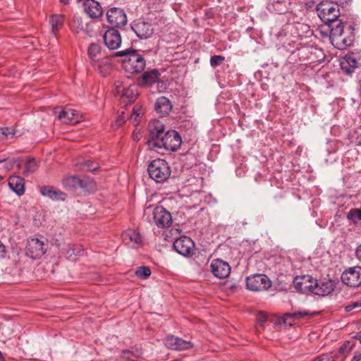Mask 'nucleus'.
Instances as JSON below:
<instances>
[{
	"instance_id": "nucleus-45",
	"label": "nucleus",
	"mask_w": 361,
	"mask_h": 361,
	"mask_svg": "<svg viewBox=\"0 0 361 361\" xmlns=\"http://www.w3.org/2000/svg\"><path fill=\"white\" fill-rule=\"evenodd\" d=\"M352 361H361V352H356L353 357Z\"/></svg>"
},
{
	"instance_id": "nucleus-9",
	"label": "nucleus",
	"mask_w": 361,
	"mask_h": 361,
	"mask_svg": "<svg viewBox=\"0 0 361 361\" xmlns=\"http://www.w3.org/2000/svg\"><path fill=\"white\" fill-rule=\"evenodd\" d=\"M121 238L125 245L132 248H138L144 243L143 236L135 229L125 231L121 235Z\"/></svg>"
},
{
	"instance_id": "nucleus-18",
	"label": "nucleus",
	"mask_w": 361,
	"mask_h": 361,
	"mask_svg": "<svg viewBox=\"0 0 361 361\" xmlns=\"http://www.w3.org/2000/svg\"><path fill=\"white\" fill-rule=\"evenodd\" d=\"M164 344L168 348L176 350H186L193 346L190 341L183 340L174 336H167L164 340Z\"/></svg>"
},
{
	"instance_id": "nucleus-39",
	"label": "nucleus",
	"mask_w": 361,
	"mask_h": 361,
	"mask_svg": "<svg viewBox=\"0 0 361 361\" xmlns=\"http://www.w3.org/2000/svg\"><path fill=\"white\" fill-rule=\"evenodd\" d=\"M352 345L350 341H346L343 345L339 348V353L345 354L348 353L352 349Z\"/></svg>"
},
{
	"instance_id": "nucleus-3",
	"label": "nucleus",
	"mask_w": 361,
	"mask_h": 361,
	"mask_svg": "<svg viewBox=\"0 0 361 361\" xmlns=\"http://www.w3.org/2000/svg\"><path fill=\"white\" fill-rule=\"evenodd\" d=\"M148 173L157 183L166 181L171 175V169L168 163L161 159L153 160L148 166Z\"/></svg>"
},
{
	"instance_id": "nucleus-40",
	"label": "nucleus",
	"mask_w": 361,
	"mask_h": 361,
	"mask_svg": "<svg viewBox=\"0 0 361 361\" xmlns=\"http://www.w3.org/2000/svg\"><path fill=\"white\" fill-rule=\"evenodd\" d=\"M125 122V116L124 112H122L121 115H119L116 120L115 121V123L113 124V127L115 128H118L119 126H121L123 123Z\"/></svg>"
},
{
	"instance_id": "nucleus-20",
	"label": "nucleus",
	"mask_w": 361,
	"mask_h": 361,
	"mask_svg": "<svg viewBox=\"0 0 361 361\" xmlns=\"http://www.w3.org/2000/svg\"><path fill=\"white\" fill-rule=\"evenodd\" d=\"M121 85L116 84L117 92H121V98L123 102H134L137 95V87L135 85H129L128 88L123 87L121 90H120Z\"/></svg>"
},
{
	"instance_id": "nucleus-41",
	"label": "nucleus",
	"mask_w": 361,
	"mask_h": 361,
	"mask_svg": "<svg viewBox=\"0 0 361 361\" xmlns=\"http://www.w3.org/2000/svg\"><path fill=\"white\" fill-rule=\"evenodd\" d=\"M122 357L123 359H126L128 361H135L133 358V355L129 351H123L122 353Z\"/></svg>"
},
{
	"instance_id": "nucleus-13",
	"label": "nucleus",
	"mask_w": 361,
	"mask_h": 361,
	"mask_svg": "<svg viewBox=\"0 0 361 361\" xmlns=\"http://www.w3.org/2000/svg\"><path fill=\"white\" fill-rule=\"evenodd\" d=\"M195 243L192 239L187 236H182L173 243L174 250L183 256H190L193 253Z\"/></svg>"
},
{
	"instance_id": "nucleus-2",
	"label": "nucleus",
	"mask_w": 361,
	"mask_h": 361,
	"mask_svg": "<svg viewBox=\"0 0 361 361\" xmlns=\"http://www.w3.org/2000/svg\"><path fill=\"white\" fill-rule=\"evenodd\" d=\"M115 56H124L122 61V66L126 72L129 73H141L145 68V59L133 49L117 51Z\"/></svg>"
},
{
	"instance_id": "nucleus-25",
	"label": "nucleus",
	"mask_w": 361,
	"mask_h": 361,
	"mask_svg": "<svg viewBox=\"0 0 361 361\" xmlns=\"http://www.w3.org/2000/svg\"><path fill=\"white\" fill-rule=\"evenodd\" d=\"M290 0H270L269 9L276 13L282 14L289 9Z\"/></svg>"
},
{
	"instance_id": "nucleus-37",
	"label": "nucleus",
	"mask_w": 361,
	"mask_h": 361,
	"mask_svg": "<svg viewBox=\"0 0 361 361\" xmlns=\"http://www.w3.org/2000/svg\"><path fill=\"white\" fill-rule=\"evenodd\" d=\"M16 131L12 129H9L8 128H1L0 127V140H6L9 137H13L15 136Z\"/></svg>"
},
{
	"instance_id": "nucleus-51",
	"label": "nucleus",
	"mask_w": 361,
	"mask_h": 361,
	"mask_svg": "<svg viewBox=\"0 0 361 361\" xmlns=\"http://www.w3.org/2000/svg\"><path fill=\"white\" fill-rule=\"evenodd\" d=\"M61 2L66 4L68 3V0H61Z\"/></svg>"
},
{
	"instance_id": "nucleus-27",
	"label": "nucleus",
	"mask_w": 361,
	"mask_h": 361,
	"mask_svg": "<svg viewBox=\"0 0 361 361\" xmlns=\"http://www.w3.org/2000/svg\"><path fill=\"white\" fill-rule=\"evenodd\" d=\"M159 75L160 74L157 70H152L149 72H145L142 74L141 79L139 80V83L143 86L152 85L158 80Z\"/></svg>"
},
{
	"instance_id": "nucleus-17",
	"label": "nucleus",
	"mask_w": 361,
	"mask_h": 361,
	"mask_svg": "<svg viewBox=\"0 0 361 361\" xmlns=\"http://www.w3.org/2000/svg\"><path fill=\"white\" fill-rule=\"evenodd\" d=\"M132 29L140 39L151 37L154 31L152 24L145 21H138L135 23L132 26Z\"/></svg>"
},
{
	"instance_id": "nucleus-11",
	"label": "nucleus",
	"mask_w": 361,
	"mask_h": 361,
	"mask_svg": "<svg viewBox=\"0 0 361 361\" xmlns=\"http://www.w3.org/2000/svg\"><path fill=\"white\" fill-rule=\"evenodd\" d=\"M26 255L32 259H39L46 252L44 243L38 238H31L26 245Z\"/></svg>"
},
{
	"instance_id": "nucleus-23",
	"label": "nucleus",
	"mask_w": 361,
	"mask_h": 361,
	"mask_svg": "<svg viewBox=\"0 0 361 361\" xmlns=\"http://www.w3.org/2000/svg\"><path fill=\"white\" fill-rule=\"evenodd\" d=\"M62 184L66 189L85 188L86 180L80 179L77 176H70L64 178Z\"/></svg>"
},
{
	"instance_id": "nucleus-24",
	"label": "nucleus",
	"mask_w": 361,
	"mask_h": 361,
	"mask_svg": "<svg viewBox=\"0 0 361 361\" xmlns=\"http://www.w3.org/2000/svg\"><path fill=\"white\" fill-rule=\"evenodd\" d=\"M154 108L158 114L161 116H164L171 112L172 105L168 98L165 97H160L157 99Z\"/></svg>"
},
{
	"instance_id": "nucleus-44",
	"label": "nucleus",
	"mask_w": 361,
	"mask_h": 361,
	"mask_svg": "<svg viewBox=\"0 0 361 361\" xmlns=\"http://www.w3.org/2000/svg\"><path fill=\"white\" fill-rule=\"evenodd\" d=\"M347 63H349L353 68H354L356 66L357 61L351 57H348L347 59Z\"/></svg>"
},
{
	"instance_id": "nucleus-48",
	"label": "nucleus",
	"mask_w": 361,
	"mask_h": 361,
	"mask_svg": "<svg viewBox=\"0 0 361 361\" xmlns=\"http://www.w3.org/2000/svg\"><path fill=\"white\" fill-rule=\"evenodd\" d=\"M0 361H4V357L1 352H0Z\"/></svg>"
},
{
	"instance_id": "nucleus-46",
	"label": "nucleus",
	"mask_w": 361,
	"mask_h": 361,
	"mask_svg": "<svg viewBox=\"0 0 361 361\" xmlns=\"http://www.w3.org/2000/svg\"><path fill=\"white\" fill-rule=\"evenodd\" d=\"M355 255L357 258L361 261V245L357 248Z\"/></svg>"
},
{
	"instance_id": "nucleus-5",
	"label": "nucleus",
	"mask_w": 361,
	"mask_h": 361,
	"mask_svg": "<svg viewBox=\"0 0 361 361\" xmlns=\"http://www.w3.org/2000/svg\"><path fill=\"white\" fill-rule=\"evenodd\" d=\"M324 30L322 32H325L326 35H329L332 43L336 42L337 44L341 41L344 45L348 44V42L345 38H341L343 32V23L341 20L336 19L332 22L324 25Z\"/></svg>"
},
{
	"instance_id": "nucleus-22",
	"label": "nucleus",
	"mask_w": 361,
	"mask_h": 361,
	"mask_svg": "<svg viewBox=\"0 0 361 361\" xmlns=\"http://www.w3.org/2000/svg\"><path fill=\"white\" fill-rule=\"evenodd\" d=\"M91 63L94 68L98 71L103 76H106L111 71V65L108 58L92 59Z\"/></svg>"
},
{
	"instance_id": "nucleus-38",
	"label": "nucleus",
	"mask_w": 361,
	"mask_h": 361,
	"mask_svg": "<svg viewBox=\"0 0 361 361\" xmlns=\"http://www.w3.org/2000/svg\"><path fill=\"white\" fill-rule=\"evenodd\" d=\"M225 60V57L221 55L212 56L210 59V65L212 67H216L221 65Z\"/></svg>"
},
{
	"instance_id": "nucleus-35",
	"label": "nucleus",
	"mask_w": 361,
	"mask_h": 361,
	"mask_svg": "<svg viewBox=\"0 0 361 361\" xmlns=\"http://www.w3.org/2000/svg\"><path fill=\"white\" fill-rule=\"evenodd\" d=\"M348 219L353 221L354 223H357V221L361 220V209H352L348 214Z\"/></svg>"
},
{
	"instance_id": "nucleus-34",
	"label": "nucleus",
	"mask_w": 361,
	"mask_h": 361,
	"mask_svg": "<svg viewBox=\"0 0 361 361\" xmlns=\"http://www.w3.org/2000/svg\"><path fill=\"white\" fill-rule=\"evenodd\" d=\"M310 315V314L304 310V311H298L295 312L293 313H287L285 314V323H287V319L288 318H293L294 319H299L302 317H304L305 316Z\"/></svg>"
},
{
	"instance_id": "nucleus-8",
	"label": "nucleus",
	"mask_w": 361,
	"mask_h": 361,
	"mask_svg": "<svg viewBox=\"0 0 361 361\" xmlns=\"http://www.w3.org/2000/svg\"><path fill=\"white\" fill-rule=\"evenodd\" d=\"M341 280L348 286L356 288L361 286V267L346 269L341 275Z\"/></svg>"
},
{
	"instance_id": "nucleus-29",
	"label": "nucleus",
	"mask_w": 361,
	"mask_h": 361,
	"mask_svg": "<svg viewBox=\"0 0 361 361\" xmlns=\"http://www.w3.org/2000/svg\"><path fill=\"white\" fill-rule=\"evenodd\" d=\"M141 114H142V111L140 107L136 105L133 107V112L129 118L130 122H131L134 126H137L140 122Z\"/></svg>"
},
{
	"instance_id": "nucleus-53",
	"label": "nucleus",
	"mask_w": 361,
	"mask_h": 361,
	"mask_svg": "<svg viewBox=\"0 0 361 361\" xmlns=\"http://www.w3.org/2000/svg\"><path fill=\"white\" fill-rule=\"evenodd\" d=\"M359 93H360V97H361V87H360V89H359Z\"/></svg>"
},
{
	"instance_id": "nucleus-49",
	"label": "nucleus",
	"mask_w": 361,
	"mask_h": 361,
	"mask_svg": "<svg viewBox=\"0 0 361 361\" xmlns=\"http://www.w3.org/2000/svg\"><path fill=\"white\" fill-rule=\"evenodd\" d=\"M345 71L348 74H349V73H350L352 72V70H350V68H347V69H345Z\"/></svg>"
},
{
	"instance_id": "nucleus-14",
	"label": "nucleus",
	"mask_w": 361,
	"mask_h": 361,
	"mask_svg": "<svg viewBox=\"0 0 361 361\" xmlns=\"http://www.w3.org/2000/svg\"><path fill=\"white\" fill-rule=\"evenodd\" d=\"M211 271L219 279H226L231 273V267L228 262L220 259H213L210 264Z\"/></svg>"
},
{
	"instance_id": "nucleus-12",
	"label": "nucleus",
	"mask_w": 361,
	"mask_h": 361,
	"mask_svg": "<svg viewBox=\"0 0 361 361\" xmlns=\"http://www.w3.org/2000/svg\"><path fill=\"white\" fill-rule=\"evenodd\" d=\"M106 18L113 27L124 26L127 23V16L122 8H111L106 12Z\"/></svg>"
},
{
	"instance_id": "nucleus-30",
	"label": "nucleus",
	"mask_w": 361,
	"mask_h": 361,
	"mask_svg": "<svg viewBox=\"0 0 361 361\" xmlns=\"http://www.w3.org/2000/svg\"><path fill=\"white\" fill-rule=\"evenodd\" d=\"M80 168L83 171H94L99 168V165L98 163L88 159L80 164Z\"/></svg>"
},
{
	"instance_id": "nucleus-4",
	"label": "nucleus",
	"mask_w": 361,
	"mask_h": 361,
	"mask_svg": "<svg viewBox=\"0 0 361 361\" xmlns=\"http://www.w3.org/2000/svg\"><path fill=\"white\" fill-rule=\"evenodd\" d=\"M317 11L324 24L338 19L341 14L338 5L329 1L320 2L317 6Z\"/></svg>"
},
{
	"instance_id": "nucleus-21",
	"label": "nucleus",
	"mask_w": 361,
	"mask_h": 361,
	"mask_svg": "<svg viewBox=\"0 0 361 361\" xmlns=\"http://www.w3.org/2000/svg\"><path fill=\"white\" fill-rule=\"evenodd\" d=\"M41 194L52 200H65L66 194L52 186H43L40 189Z\"/></svg>"
},
{
	"instance_id": "nucleus-26",
	"label": "nucleus",
	"mask_w": 361,
	"mask_h": 361,
	"mask_svg": "<svg viewBox=\"0 0 361 361\" xmlns=\"http://www.w3.org/2000/svg\"><path fill=\"white\" fill-rule=\"evenodd\" d=\"M8 185L9 188L19 196L23 195L25 192V181L24 179L20 176H11L8 179Z\"/></svg>"
},
{
	"instance_id": "nucleus-54",
	"label": "nucleus",
	"mask_w": 361,
	"mask_h": 361,
	"mask_svg": "<svg viewBox=\"0 0 361 361\" xmlns=\"http://www.w3.org/2000/svg\"><path fill=\"white\" fill-rule=\"evenodd\" d=\"M3 179V177L1 176H0V180H1Z\"/></svg>"
},
{
	"instance_id": "nucleus-32",
	"label": "nucleus",
	"mask_w": 361,
	"mask_h": 361,
	"mask_svg": "<svg viewBox=\"0 0 361 361\" xmlns=\"http://www.w3.org/2000/svg\"><path fill=\"white\" fill-rule=\"evenodd\" d=\"M82 250L80 246L77 245H71L69 247L68 250L66 252L67 257H68L71 260H75V258L73 257L77 255H82Z\"/></svg>"
},
{
	"instance_id": "nucleus-19",
	"label": "nucleus",
	"mask_w": 361,
	"mask_h": 361,
	"mask_svg": "<svg viewBox=\"0 0 361 361\" xmlns=\"http://www.w3.org/2000/svg\"><path fill=\"white\" fill-rule=\"evenodd\" d=\"M58 118L64 123L76 124L80 122V115L74 109H64L60 112Z\"/></svg>"
},
{
	"instance_id": "nucleus-31",
	"label": "nucleus",
	"mask_w": 361,
	"mask_h": 361,
	"mask_svg": "<svg viewBox=\"0 0 361 361\" xmlns=\"http://www.w3.org/2000/svg\"><path fill=\"white\" fill-rule=\"evenodd\" d=\"M38 169V165L34 158H30L25 163V175L32 173Z\"/></svg>"
},
{
	"instance_id": "nucleus-10",
	"label": "nucleus",
	"mask_w": 361,
	"mask_h": 361,
	"mask_svg": "<svg viewBox=\"0 0 361 361\" xmlns=\"http://www.w3.org/2000/svg\"><path fill=\"white\" fill-rule=\"evenodd\" d=\"M154 224L160 228L169 227L172 224L171 213L162 206L156 207L153 211Z\"/></svg>"
},
{
	"instance_id": "nucleus-43",
	"label": "nucleus",
	"mask_w": 361,
	"mask_h": 361,
	"mask_svg": "<svg viewBox=\"0 0 361 361\" xmlns=\"http://www.w3.org/2000/svg\"><path fill=\"white\" fill-rule=\"evenodd\" d=\"M361 307V304H360L358 302H355L353 305H350L346 306L345 307V311L347 312H350L353 309H355L356 307Z\"/></svg>"
},
{
	"instance_id": "nucleus-50",
	"label": "nucleus",
	"mask_w": 361,
	"mask_h": 361,
	"mask_svg": "<svg viewBox=\"0 0 361 361\" xmlns=\"http://www.w3.org/2000/svg\"><path fill=\"white\" fill-rule=\"evenodd\" d=\"M6 160V158H1L0 159V163H2Z\"/></svg>"
},
{
	"instance_id": "nucleus-28",
	"label": "nucleus",
	"mask_w": 361,
	"mask_h": 361,
	"mask_svg": "<svg viewBox=\"0 0 361 361\" xmlns=\"http://www.w3.org/2000/svg\"><path fill=\"white\" fill-rule=\"evenodd\" d=\"M64 16L61 14L52 15L50 17L49 23L51 27L52 32L56 35V32L61 29L63 25Z\"/></svg>"
},
{
	"instance_id": "nucleus-6",
	"label": "nucleus",
	"mask_w": 361,
	"mask_h": 361,
	"mask_svg": "<svg viewBox=\"0 0 361 361\" xmlns=\"http://www.w3.org/2000/svg\"><path fill=\"white\" fill-rule=\"evenodd\" d=\"M247 287L252 291H264L268 290L271 282L264 274H254L247 278Z\"/></svg>"
},
{
	"instance_id": "nucleus-36",
	"label": "nucleus",
	"mask_w": 361,
	"mask_h": 361,
	"mask_svg": "<svg viewBox=\"0 0 361 361\" xmlns=\"http://www.w3.org/2000/svg\"><path fill=\"white\" fill-rule=\"evenodd\" d=\"M101 47L99 44H92L88 47V55L90 58V61L92 59H95L98 54L100 53Z\"/></svg>"
},
{
	"instance_id": "nucleus-7",
	"label": "nucleus",
	"mask_w": 361,
	"mask_h": 361,
	"mask_svg": "<svg viewBox=\"0 0 361 361\" xmlns=\"http://www.w3.org/2000/svg\"><path fill=\"white\" fill-rule=\"evenodd\" d=\"M314 284H317V279L310 275L298 276L293 280L295 288L302 293H313Z\"/></svg>"
},
{
	"instance_id": "nucleus-1",
	"label": "nucleus",
	"mask_w": 361,
	"mask_h": 361,
	"mask_svg": "<svg viewBox=\"0 0 361 361\" xmlns=\"http://www.w3.org/2000/svg\"><path fill=\"white\" fill-rule=\"evenodd\" d=\"M148 146L152 149H164L167 151H176L181 145L182 139L176 130L164 132L163 123L159 121H152L148 126Z\"/></svg>"
},
{
	"instance_id": "nucleus-16",
	"label": "nucleus",
	"mask_w": 361,
	"mask_h": 361,
	"mask_svg": "<svg viewBox=\"0 0 361 361\" xmlns=\"http://www.w3.org/2000/svg\"><path fill=\"white\" fill-rule=\"evenodd\" d=\"M335 288V282L330 279H324L320 281L317 280V284L314 285L313 294L319 296H326L329 295Z\"/></svg>"
},
{
	"instance_id": "nucleus-42",
	"label": "nucleus",
	"mask_w": 361,
	"mask_h": 361,
	"mask_svg": "<svg viewBox=\"0 0 361 361\" xmlns=\"http://www.w3.org/2000/svg\"><path fill=\"white\" fill-rule=\"evenodd\" d=\"M267 320V317L264 313H259L257 314V321L258 324H262Z\"/></svg>"
},
{
	"instance_id": "nucleus-33",
	"label": "nucleus",
	"mask_w": 361,
	"mask_h": 361,
	"mask_svg": "<svg viewBox=\"0 0 361 361\" xmlns=\"http://www.w3.org/2000/svg\"><path fill=\"white\" fill-rule=\"evenodd\" d=\"M151 270L148 267L142 266L139 267L135 271V275L142 279H147L151 275Z\"/></svg>"
},
{
	"instance_id": "nucleus-15",
	"label": "nucleus",
	"mask_w": 361,
	"mask_h": 361,
	"mask_svg": "<svg viewBox=\"0 0 361 361\" xmlns=\"http://www.w3.org/2000/svg\"><path fill=\"white\" fill-rule=\"evenodd\" d=\"M103 39L106 47L110 50L118 49L122 42L120 32L114 27L105 32Z\"/></svg>"
},
{
	"instance_id": "nucleus-47",
	"label": "nucleus",
	"mask_w": 361,
	"mask_h": 361,
	"mask_svg": "<svg viewBox=\"0 0 361 361\" xmlns=\"http://www.w3.org/2000/svg\"><path fill=\"white\" fill-rule=\"evenodd\" d=\"M6 252V247L0 241V253L2 254V257H4V255Z\"/></svg>"
},
{
	"instance_id": "nucleus-52",
	"label": "nucleus",
	"mask_w": 361,
	"mask_h": 361,
	"mask_svg": "<svg viewBox=\"0 0 361 361\" xmlns=\"http://www.w3.org/2000/svg\"><path fill=\"white\" fill-rule=\"evenodd\" d=\"M341 66H342V69H343V70H345L344 63H341Z\"/></svg>"
}]
</instances>
